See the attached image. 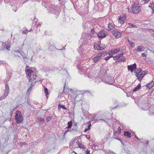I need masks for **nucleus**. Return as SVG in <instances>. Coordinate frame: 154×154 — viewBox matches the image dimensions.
<instances>
[{
	"label": "nucleus",
	"instance_id": "56",
	"mask_svg": "<svg viewBox=\"0 0 154 154\" xmlns=\"http://www.w3.org/2000/svg\"><path fill=\"white\" fill-rule=\"evenodd\" d=\"M90 151L89 150H88L86 152V154H90Z\"/></svg>",
	"mask_w": 154,
	"mask_h": 154
},
{
	"label": "nucleus",
	"instance_id": "49",
	"mask_svg": "<svg viewBox=\"0 0 154 154\" xmlns=\"http://www.w3.org/2000/svg\"><path fill=\"white\" fill-rule=\"evenodd\" d=\"M67 130H66L65 131V132H64V135L63 136V137H65V134H66V133H67Z\"/></svg>",
	"mask_w": 154,
	"mask_h": 154
},
{
	"label": "nucleus",
	"instance_id": "8",
	"mask_svg": "<svg viewBox=\"0 0 154 154\" xmlns=\"http://www.w3.org/2000/svg\"><path fill=\"white\" fill-rule=\"evenodd\" d=\"M94 48L95 50L100 51L103 50L105 48V46L104 45L101 46L99 44L95 43L94 45Z\"/></svg>",
	"mask_w": 154,
	"mask_h": 154
},
{
	"label": "nucleus",
	"instance_id": "31",
	"mask_svg": "<svg viewBox=\"0 0 154 154\" xmlns=\"http://www.w3.org/2000/svg\"><path fill=\"white\" fill-rule=\"evenodd\" d=\"M142 71V69L140 68H138L136 69V70L135 71V72H137L138 73H140Z\"/></svg>",
	"mask_w": 154,
	"mask_h": 154
},
{
	"label": "nucleus",
	"instance_id": "63",
	"mask_svg": "<svg viewBox=\"0 0 154 154\" xmlns=\"http://www.w3.org/2000/svg\"><path fill=\"white\" fill-rule=\"evenodd\" d=\"M88 136V135H86V137H87V138H88L90 137L89 136Z\"/></svg>",
	"mask_w": 154,
	"mask_h": 154
},
{
	"label": "nucleus",
	"instance_id": "57",
	"mask_svg": "<svg viewBox=\"0 0 154 154\" xmlns=\"http://www.w3.org/2000/svg\"><path fill=\"white\" fill-rule=\"evenodd\" d=\"M135 137H136V138L138 140H139V141H140V139H139V138H138V137H137V136H136V135H135Z\"/></svg>",
	"mask_w": 154,
	"mask_h": 154
},
{
	"label": "nucleus",
	"instance_id": "14",
	"mask_svg": "<svg viewBox=\"0 0 154 154\" xmlns=\"http://www.w3.org/2000/svg\"><path fill=\"white\" fill-rule=\"evenodd\" d=\"M154 85V81H152L151 82L146 85V86L148 89H150Z\"/></svg>",
	"mask_w": 154,
	"mask_h": 154
},
{
	"label": "nucleus",
	"instance_id": "13",
	"mask_svg": "<svg viewBox=\"0 0 154 154\" xmlns=\"http://www.w3.org/2000/svg\"><path fill=\"white\" fill-rule=\"evenodd\" d=\"M115 29L114 25L112 23H109L108 26L107 30L109 31H110L113 30Z\"/></svg>",
	"mask_w": 154,
	"mask_h": 154
},
{
	"label": "nucleus",
	"instance_id": "54",
	"mask_svg": "<svg viewBox=\"0 0 154 154\" xmlns=\"http://www.w3.org/2000/svg\"><path fill=\"white\" fill-rule=\"evenodd\" d=\"M6 49H7L8 50H10V47L8 46H7L6 47Z\"/></svg>",
	"mask_w": 154,
	"mask_h": 154
},
{
	"label": "nucleus",
	"instance_id": "53",
	"mask_svg": "<svg viewBox=\"0 0 154 154\" xmlns=\"http://www.w3.org/2000/svg\"><path fill=\"white\" fill-rule=\"evenodd\" d=\"M20 54V55L22 56L23 58H25V56H24L23 54L22 53V52H21Z\"/></svg>",
	"mask_w": 154,
	"mask_h": 154
},
{
	"label": "nucleus",
	"instance_id": "1",
	"mask_svg": "<svg viewBox=\"0 0 154 154\" xmlns=\"http://www.w3.org/2000/svg\"><path fill=\"white\" fill-rule=\"evenodd\" d=\"M141 9L139 4L137 2L134 3L132 5L131 8L130 9L128 8L129 11L134 14L138 13L141 11Z\"/></svg>",
	"mask_w": 154,
	"mask_h": 154
},
{
	"label": "nucleus",
	"instance_id": "48",
	"mask_svg": "<svg viewBox=\"0 0 154 154\" xmlns=\"http://www.w3.org/2000/svg\"><path fill=\"white\" fill-rule=\"evenodd\" d=\"M21 146H22L24 145H27V143H26V142H23V143L22 142L21 143Z\"/></svg>",
	"mask_w": 154,
	"mask_h": 154
},
{
	"label": "nucleus",
	"instance_id": "30",
	"mask_svg": "<svg viewBox=\"0 0 154 154\" xmlns=\"http://www.w3.org/2000/svg\"><path fill=\"white\" fill-rule=\"evenodd\" d=\"M128 27L129 28H133V27H136L132 23H129L128 24Z\"/></svg>",
	"mask_w": 154,
	"mask_h": 154
},
{
	"label": "nucleus",
	"instance_id": "42",
	"mask_svg": "<svg viewBox=\"0 0 154 154\" xmlns=\"http://www.w3.org/2000/svg\"><path fill=\"white\" fill-rule=\"evenodd\" d=\"M88 129L90 130V127L91 126V124L90 123V122H88Z\"/></svg>",
	"mask_w": 154,
	"mask_h": 154
},
{
	"label": "nucleus",
	"instance_id": "9",
	"mask_svg": "<svg viewBox=\"0 0 154 154\" xmlns=\"http://www.w3.org/2000/svg\"><path fill=\"white\" fill-rule=\"evenodd\" d=\"M97 35L99 38H103L106 36V34L105 33L103 30H101L99 33H97Z\"/></svg>",
	"mask_w": 154,
	"mask_h": 154
},
{
	"label": "nucleus",
	"instance_id": "47",
	"mask_svg": "<svg viewBox=\"0 0 154 154\" xmlns=\"http://www.w3.org/2000/svg\"><path fill=\"white\" fill-rule=\"evenodd\" d=\"M141 56L142 57H146V54L145 53H143L141 54Z\"/></svg>",
	"mask_w": 154,
	"mask_h": 154
},
{
	"label": "nucleus",
	"instance_id": "18",
	"mask_svg": "<svg viewBox=\"0 0 154 154\" xmlns=\"http://www.w3.org/2000/svg\"><path fill=\"white\" fill-rule=\"evenodd\" d=\"M124 135L125 136L129 138H130L131 136V135L130 132L128 131H125L124 132Z\"/></svg>",
	"mask_w": 154,
	"mask_h": 154
},
{
	"label": "nucleus",
	"instance_id": "55",
	"mask_svg": "<svg viewBox=\"0 0 154 154\" xmlns=\"http://www.w3.org/2000/svg\"><path fill=\"white\" fill-rule=\"evenodd\" d=\"M14 55H15V56H17L18 57H19L20 55V54L19 53H17V54H14Z\"/></svg>",
	"mask_w": 154,
	"mask_h": 154
},
{
	"label": "nucleus",
	"instance_id": "61",
	"mask_svg": "<svg viewBox=\"0 0 154 154\" xmlns=\"http://www.w3.org/2000/svg\"><path fill=\"white\" fill-rule=\"evenodd\" d=\"M52 46V45H50L49 46V48H48V49H49L50 50H51V48H50L51 47V46Z\"/></svg>",
	"mask_w": 154,
	"mask_h": 154
},
{
	"label": "nucleus",
	"instance_id": "50",
	"mask_svg": "<svg viewBox=\"0 0 154 154\" xmlns=\"http://www.w3.org/2000/svg\"><path fill=\"white\" fill-rule=\"evenodd\" d=\"M136 73V74H135V75H136V77H137V78L138 77H139V75H138V74L139 73H137V72H135Z\"/></svg>",
	"mask_w": 154,
	"mask_h": 154
},
{
	"label": "nucleus",
	"instance_id": "5",
	"mask_svg": "<svg viewBox=\"0 0 154 154\" xmlns=\"http://www.w3.org/2000/svg\"><path fill=\"white\" fill-rule=\"evenodd\" d=\"M103 54L104 53H103V52H100L98 53L97 56L93 59V61H94L95 63H97L99 60L101 58V57Z\"/></svg>",
	"mask_w": 154,
	"mask_h": 154
},
{
	"label": "nucleus",
	"instance_id": "16",
	"mask_svg": "<svg viewBox=\"0 0 154 154\" xmlns=\"http://www.w3.org/2000/svg\"><path fill=\"white\" fill-rule=\"evenodd\" d=\"M91 35L92 37H94L97 35V33L96 32L95 29H92L91 30Z\"/></svg>",
	"mask_w": 154,
	"mask_h": 154
},
{
	"label": "nucleus",
	"instance_id": "51",
	"mask_svg": "<svg viewBox=\"0 0 154 154\" xmlns=\"http://www.w3.org/2000/svg\"><path fill=\"white\" fill-rule=\"evenodd\" d=\"M31 89H32V87H30L27 90V92H28V91H31Z\"/></svg>",
	"mask_w": 154,
	"mask_h": 154
},
{
	"label": "nucleus",
	"instance_id": "35",
	"mask_svg": "<svg viewBox=\"0 0 154 154\" xmlns=\"http://www.w3.org/2000/svg\"><path fill=\"white\" fill-rule=\"evenodd\" d=\"M79 147L81 149H84L85 148L84 146L81 143H79L78 144Z\"/></svg>",
	"mask_w": 154,
	"mask_h": 154
},
{
	"label": "nucleus",
	"instance_id": "59",
	"mask_svg": "<svg viewBox=\"0 0 154 154\" xmlns=\"http://www.w3.org/2000/svg\"><path fill=\"white\" fill-rule=\"evenodd\" d=\"M88 130H89V129H88V128H86L85 129V131H84V132H86V131H87Z\"/></svg>",
	"mask_w": 154,
	"mask_h": 154
},
{
	"label": "nucleus",
	"instance_id": "25",
	"mask_svg": "<svg viewBox=\"0 0 154 154\" xmlns=\"http://www.w3.org/2000/svg\"><path fill=\"white\" fill-rule=\"evenodd\" d=\"M100 144L98 143H95L93 144V146L94 147V149H97L98 148V147L99 146Z\"/></svg>",
	"mask_w": 154,
	"mask_h": 154
},
{
	"label": "nucleus",
	"instance_id": "44",
	"mask_svg": "<svg viewBox=\"0 0 154 154\" xmlns=\"http://www.w3.org/2000/svg\"><path fill=\"white\" fill-rule=\"evenodd\" d=\"M113 58H114V60H117L119 59V57H118L117 55L115 57H113Z\"/></svg>",
	"mask_w": 154,
	"mask_h": 154
},
{
	"label": "nucleus",
	"instance_id": "24",
	"mask_svg": "<svg viewBox=\"0 0 154 154\" xmlns=\"http://www.w3.org/2000/svg\"><path fill=\"white\" fill-rule=\"evenodd\" d=\"M120 49L119 48L113 50V54H116L118 53L120 51Z\"/></svg>",
	"mask_w": 154,
	"mask_h": 154
},
{
	"label": "nucleus",
	"instance_id": "29",
	"mask_svg": "<svg viewBox=\"0 0 154 154\" xmlns=\"http://www.w3.org/2000/svg\"><path fill=\"white\" fill-rule=\"evenodd\" d=\"M52 117L51 116H47L46 118V121L47 122L50 121L52 120Z\"/></svg>",
	"mask_w": 154,
	"mask_h": 154
},
{
	"label": "nucleus",
	"instance_id": "58",
	"mask_svg": "<svg viewBox=\"0 0 154 154\" xmlns=\"http://www.w3.org/2000/svg\"><path fill=\"white\" fill-rule=\"evenodd\" d=\"M141 102L142 103H142V104H144L145 103H146V101H144L143 102Z\"/></svg>",
	"mask_w": 154,
	"mask_h": 154
},
{
	"label": "nucleus",
	"instance_id": "41",
	"mask_svg": "<svg viewBox=\"0 0 154 154\" xmlns=\"http://www.w3.org/2000/svg\"><path fill=\"white\" fill-rule=\"evenodd\" d=\"M65 86H66V85H65V83L64 86V88H63L64 89L63 90V91L62 92H61V93L62 94H63V93H66V92H65Z\"/></svg>",
	"mask_w": 154,
	"mask_h": 154
},
{
	"label": "nucleus",
	"instance_id": "7",
	"mask_svg": "<svg viewBox=\"0 0 154 154\" xmlns=\"http://www.w3.org/2000/svg\"><path fill=\"white\" fill-rule=\"evenodd\" d=\"M113 78L110 77H108L106 79H104L103 80V82L108 84L110 85H112L113 83Z\"/></svg>",
	"mask_w": 154,
	"mask_h": 154
},
{
	"label": "nucleus",
	"instance_id": "19",
	"mask_svg": "<svg viewBox=\"0 0 154 154\" xmlns=\"http://www.w3.org/2000/svg\"><path fill=\"white\" fill-rule=\"evenodd\" d=\"M37 75H36V72H34L33 73V75H31L30 79L31 80H33V81H34L35 78H36Z\"/></svg>",
	"mask_w": 154,
	"mask_h": 154
},
{
	"label": "nucleus",
	"instance_id": "27",
	"mask_svg": "<svg viewBox=\"0 0 154 154\" xmlns=\"http://www.w3.org/2000/svg\"><path fill=\"white\" fill-rule=\"evenodd\" d=\"M58 108L59 109L61 108L63 109H67V108L65 106V105H61L60 104H59L58 105Z\"/></svg>",
	"mask_w": 154,
	"mask_h": 154
},
{
	"label": "nucleus",
	"instance_id": "64",
	"mask_svg": "<svg viewBox=\"0 0 154 154\" xmlns=\"http://www.w3.org/2000/svg\"><path fill=\"white\" fill-rule=\"evenodd\" d=\"M25 31L24 34H26V33H27V32L26 31Z\"/></svg>",
	"mask_w": 154,
	"mask_h": 154
},
{
	"label": "nucleus",
	"instance_id": "6",
	"mask_svg": "<svg viewBox=\"0 0 154 154\" xmlns=\"http://www.w3.org/2000/svg\"><path fill=\"white\" fill-rule=\"evenodd\" d=\"M126 19V16L125 14L121 15L119 18L118 21L121 24H123L124 23L125 20Z\"/></svg>",
	"mask_w": 154,
	"mask_h": 154
},
{
	"label": "nucleus",
	"instance_id": "23",
	"mask_svg": "<svg viewBox=\"0 0 154 154\" xmlns=\"http://www.w3.org/2000/svg\"><path fill=\"white\" fill-rule=\"evenodd\" d=\"M11 73H8L7 74V76L6 77V78L7 79L6 81V82H8L11 78Z\"/></svg>",
	"mask_w": 154,
	"mask_h": 154
},
{
	"label": "nucleus",
	"instance_id": "52",
	"mask_svg": "<svg viewBox=\"0 0 154 154\" xmlns=\"http://www.w3.org/2000/svg\"><path fill=\"white\" fill-rule=\"evenodd\" d=\"M145 2V3H148L149 1V0H144Z\"/></svg>",
	"mask_w": 154,
	"mask_h": 154
},
{
	"label": "nucleus",
	"instance_id": "10",
	"mask_svg": "<svg viewBox=\"0 0 154 154\" xmlns=\"http://www.w3.org/2000/svg\"><path fill=\"white\" fill-rule=\"evenodd\" d=\"M136 64L134 63L133 65L128 66V69L132 72L134 70L136 69Z\"/></svg>",
	"mask_w": 154,
	"mask_h": 154
},
{
	"label": "nucleus",
	"instance_id": "45",
	"mask_svg": "<svg viewBox=\"0 0 154 154\" xmlns=\"http://www.w3.org/2000/svg\"><path fill=\"white\" fill-rule=\"evenodd\" d=\"M125 60H126L124 57H122L121 58L120 61L123 62H125Z\"/></svg>",
	"mask_w": 154,
	"mask_h": 154
},
{
	"label": "nucleus",
	"instance_id": "22",
	"mask_svg": "<svg viewBox=\"0 0 154 154\" xmlns=\"http://www.w3.org/2000/svg\"><path fill=\"white\" fill-rule=\"evenodd\" d=\"M141 87V85L140 84H139L138 85H137L133 90V91L135 92L137 91L138 90H139L140 88Z\"/></svg>",
	"mask_w": 154,
	"mask_h": 154
},
{
	"label": "nucleus",
	"instance_id": "36",
	"mask_svg": "<svg viewBox=\"0 0 154 154\" xmlns=\"http://www.w3.org/2000/svg\"><path fill=\"white\" fill-rule=\"evenodd\" d=\"M78 51L79 52H82V51H83V49L81 47H79L78 48Z\"/></svg>",
	"mask_w": 154,
	"mask_h": 154
},
{
	"label": "nucleus",
	"instance_id": "12",
	"mask_svg": "<svg viewBox=\"0 0 154 154\" xmlns=\"http://www.w3.org/2000/svg\"><path fill=\"white\" fill-rule=\"evenodd\" d=\"M146 73L147 72L146 71H143L139 75V77L137 78V79L139 81H140L142 78L144 76Z\"/></svg>",
	"mask_w": 154,
	"mask_h": 154
},
{
	"label": "nucleus",
	"instance_id": "32",
	"mask_svg": "<svg viewBox=\"0 0 154 154\" xmlns=\"http://www.w3.org/2000/svg\"><path fill=\"white\" fill-rule=\"evenodd\" d=\"M77 127L76 124L75 123H74L73 127L72 128V130L75 131L76 130Z\"/></svg>",
	"mask_w": 154,
	"mask_h": 154
},
{
	"label": "nucleus",
	"instance_id": "40",
	"mask_svg": "<svg viewBox=\"0 0 154 154\" xmlns=\"http://www.w3.org/2000/svg\"><path fill=\"white\" fill-rule=\"evenodd\" d=\"M38 121L40 122H43L44 121V119L43 118H40L38 119Z\"/></svg>",
	"mask_w": 154,
	"mask_h": 154
},
{
	"label": "nucleus",
	"instance_id": "46",
	"mask_svg": "<svg viewBox=\"0 0 154 154\" xmlns=\"http://www.w3.org/2000/svg\"><path fill=\"white\" fill-rule=\"evenodd\" d=\"M123 54V53H121L120 54H118L117 55L118 57H119V59L121 57H122Z\"/></svg>",
	"mask_w": 154,
	"mask_h": 154
},
{
	"label": "nucleus",
	"instance_id": "33",
	"mask_svg": "<svg viewBox=\"0 0 154 154\" xmlns=\"http://www.w3.org/2000/svg\"><path fill=\"white\" fill-rule=\"evenodd\" d=\"M149 7L151 8L152 10H153L154 9V4L153 3V2H152V3H150V4Z\"/></svg>",
	"mask_w": 154,
	"mask_h": 154
},
{
	"label": "nucleus",
	"instance_id": "43",
	"mask_svg": "<svg viewBox=\"0 0 154 154\" xmlns=\"http://www.w3.org/2000/svg\"><path fill=\"white\" fill-rule=\"evenodd\" d=\"M121 129L120 127H119V128H118V131H116V132H119V134H120L121 132Z\"/></svg>",
	"mask_w": 154,
	"mask_h": 154
},
{
	"label": "nucleus",
	"instance_id": "2",
	"mask_svg": "<svg viewBox=\"0 0 154 154\" xmlns=\"http://www.w3.org/2000/svg\"><path fill=\"white\" fill-rule=\"evenodd\" d=\"M15 119L16 120V122L17 124L20 123L23 121V116L21 112L19 111H16Z\"/></svg>",
	"mask_w": 154,
	"mask_h": 154
},
{
	"label": "nucleus",
	"instance_id": "26",
	"mask_svg": "<svg viewBox=\"0 0 154 154\" xmlns=\"http://www.w3.org/2000/svg\"><path fill=\"white\" fill-rule=\"evenodd\" d=\"M44 92H45L46 97L47 98H48V96L49 95V93H48V89L47 88H45Z\"/></svg>",
	"mask_w": 154,
	"mask_h": 154
},
{
	"label": "nucleus",
	"instance_id": "15",
	"mask_svg": "<svg viewBox=\"0 0 154 154\" xmlns=\"http://www.w3.org/2000/svg\"><path fill=\"white\" fill-rule=\"evenodd\" d=\"M68 93L69 95L71 96V98L73 96H75L74 91L71 89H69V90L68 89Z\"/></svg>",
	"mask_w": 154,
	"mask_h": 154
},
{
	"label": "nucleus",
	"instance_id": "34",
	"mask_svg": "<svg viewBox=\"0 0 154 154\" xmlns=\"http://www.w3.org/2000/svg\"><path fill=\"white\" fill-rule=\"evenodd\" d=\"M88 23H85L83 24V26L84 27V28L85 29H88V27H87Z\"/></svg>",
	"mask_w": 154,
	"mask_h": 154
},
{
	"label": "nucleus",
	"instance_id": "60",
	"mask_svg": "<svg viewBox=\"0 0 154 154\" xmlns=\"http://www.w3.org/2000/svg\"><path fill=\"white\" fill-rule=\"evenodd\" d=\"M133 44V42H131L130 43V45H131V46H132V45Z\"/></svg>",
	"mask_w": 154,
	"mask_h": 154
},
{
	"label": "nucleus",
	"instance_id": "37",
	"mask_svg": "<svg viewBox=\"0 0 154 154\" xmlns=\"http://www.w3.org/2000/svg\"><path fill=\"white\" fill-rule=\"evenodd\" d=\"M113 50H112L110 51L109 52V55H110V56H111L112 55V54H113Z\"/></svg>",
	"mask_w": 154,
	"mask_h": 154
},
{
	"label": "nucleus",
	"instance_id": "3",
	"mask_svg": "<svg viewBox=\"0 0 154 154\" xmlns=\"http://www.w3.org/2000/svg\"><path fill=\"white\" fill-rule=\"evenodd\" d=\"M5 92L4 93L3 97H1V98H2V99H4L6 98V97L8 96L9 93V87L7 82H5Z\"/></svg>",
	"mask_w": 154,
	"mask_h": 154
},
{
	"label": "nucleus",
	"instance_id": "38",
	"mask_svg": "<svg viewBox=\"0 0 154 154\" xmlns=\"http://www.w3.org/2000/svg\"><path fill=\"white\" fill-rule=\"evenodd\" d=\"M113 57V56L112 55L111 56H108V57H106L105 58V60H108L111 57Z\"/></svg>",
	"mask_w": 154,
	"mask_h": 154
},
{
	"label": "nucleus",
	"instance_id": "4",
	"mask_svg": "<svg viewBox=\"0 0 154 154\" xmlns=\"http://www.w3.org/2000/svg\"><path fill=\"white\" fill-rule=\"evenodd\" d=\"M34 72L31 68H29L28 66H27L26 68V76L29 77V79H30L31 75L32 73H33Z\"/></svg>",
	"mask_w": 154,
	"mask_h": 154
},
{
	"label": "nucleus",
	"instance_id": "39",
	"mask_svg": "<svg viewBox=\"0 0 154 154\" xmlns=\"http://www.w3.org/2000/svg\"><path fill=\"white\" fill-rule=\"evenodd\" d=\"M14 53H19V54H20V53L21 52H22V51H20L19 50H14Z\"/></svg>",
	"mask_w": 154,
	"mask_h": 154
},
{
	"label": "nucleus",
	"instance_id": "21",
	"mask_svg": "<svg viewBox=\"0 0 154 154\" xmlns=\"http://www.w3.org/2000/svg\"><path fill=\"white\" fill-rule=\"evenodd\" d=\"M44 5L45 6V7L48 10H49L50 11H52V10L53 9V7H51L49 6H48V5H47V3H45V2H44Z\"/></svg>",
	"mask_w": 154,
	"mask_h": 154
},
{
	"label": "nucleus",
	"instance_id": "20",
	"mask_svg": "<svg viewBox=\"0 0 154 154\" xmlns=\"http://www.w3.org/2000/svg\"><path fill=\"white\" fill-rule=\"evenodd\" d=\"M145 48L143 46H138L137 48V50L138 52L143 51H144Z\"/></svg>",
	"mask_w": 154,
	"mask_h": 154
},
{
	"label": "nucleus",
	"instance_id": "62",
	"mask_svg": "<svg viewBox=\"0 0 154 154\" xmlns=\"http://www.w3.org/2000/svg\"><path fill=\"white\" fill-rule=\"evenodd\" d=\"M25 31H26L27 32H28L29 31H28V29H26V30H25Z\"/></svg>",
	"mask_w": 154,
	"mask_h": 154
},
{
	"label": "nucleus",
	"instance_id": "17",
	"mask_svg": "<svg viewBox=\"0 0 154 154\" xmlns=\"http://www.w3.org/2000/svg\"><path fill=\"white\" fill-rule=\"evenodd\" d=\"M72 120L69 122H68V132L71 131V129H70V128L72 126Z\"/></svg>",
	"mask_w": 154,
	"mask_h": 154
},
{
	"label": "nucleus",
	"instance_id": "11",
	"mask_svg": "<svg viewBox=\"0 0 154 154\" xmlns=\"http://www.w3.org/2000/svg\"><path fill=\"white\" fill-rule=\"evenodd\" d=\"M113 34L116 38H118L121 36V32L116 29L113 31Z\"/></svg>",
	"mask_w": 154,
	"mask_h": 154
},
{
	"label": "nucleus",
	"instance_id": "28",
	"mask_svg": "<svg viewBox=\"0 0 154 154\" xmlns=\"http://www.w3.org/2000/svg\"><path fill=\"white\" fill-rule=\"evenodd\" d=\"M41 80V78H39V77L37 75L36 76V78H35V80L34 82L35 83L37 82H39Z\"/></svg>",
	"mask_w": 154,
	"mask_h": 154
}]
</instances>
